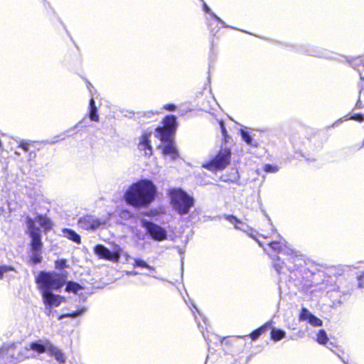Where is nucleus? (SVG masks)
<instances>
[{"label":"nucleus","instance_id":"obj_1","mask_svg":"<svg viewBox=\"0 0 364 364\" xmlns=\"http://www.w3.org/2000/svg\"><path fill=\"white\" fill-rule=\"evenodd\" d=\"M156 196V187L148 179L140 180L131 185L124 195L125 201L135 208L149 206Z\"/></svg>","mask_w":364,"mask_h":364},{"label":"nucleus","instance_id":"obj_2","mask_svg":"<svg viewBox=\"0 0 364 364\" xmlns=\"http://www.w3.org/2000/svg\"><path fill=\"white\" fill-rule=\"evenodd\" d=\"M29 350H33L38 354L47 352L53 356L59 363H63L65 361V356L61 350L56 346H53L48 340H39L35 342H31L28 346L25 347L23 350L19 353L17 360L23 361L30 357H34V355H28Z\"/></svg>","mask_w":364,"mask_h":364},{"label":"nucleus","instance_id":"obj_3","mask_svg":"<svg viewBox=\"0 0 364 364\" xmlns=\"http://www.w3.org/2000/svg\"><path fill=\"white\" fill-rule=\"evenodd\" d=\"M28 233L31 237V247L33 251L38 252L42 247L41 231L38 227L48 230L51 228V220L44 215H37L34 218H27L26 220Z\"/></svg>","mask_w":364,"mask_h":364},{"label":"nucleus","instance_id":"obj_4","mask_svg":"<svg viewBox=\"0 0 364 364\" xmlns=\"http://www.w3.org/2000/svg\"><path fill=\"white\" fill-rule=\"evenodd\" d=\"M168 195L173 210L180 215L188 213L190 208L193 205L194 200L193 197L181 188H170Z\"/></svg>","mask_w":364,"mask_h":364},{"label":"nucleus","instance_id":"obj_5","mask_svg":"<svg viewBox=\"0 0 364 364\" xmlns=\"http://www.w3.org/2000/svg\"><path fill=\"white\" fill-rule=\"evenodd\" d=\"M65 282L66 277L65 274L55 272H42L36 278V283L41 293L58 289L65 284Z\"/></svg>","mask_w":364,"mask_h":364},{"label":"nucleus","instance_id":"obj_6","mask_svg":"<svg viewBox=\"0 0 364 364\" xmlns=\"http://www.w3.org/2000/svg\"><path fill=\"white\" fill-rule=\"evenodd\" d=\"M231 151L228 147H221L215 156L210 161L203 164V167L215 171L225 168L230 162Z\"/></svg>","mask_w":364,"mask_h":364},{"label":"nucleus","instance_id":"obj_7","mask_svg":"<svg viewBox=\"0 0 364 364\" xmlns=\"http://www.w3.org/2000/svg\"><path fill=\"white\" fill-rule=\"evenodd\" d=\"M176 128V119L174 116L166 117L164 120V127L156 129L155 136L161 141H169Z\"/></svg>","mask_w":364,"mask_h":364},{"label":"nucleus","instance_id":"obj_8","mask_svg":"<svg viewBox=\"0 0 364 364\" xmlns=\"http://www.w3.org/2000/svg\"><path fill=\"white\" fill-rule=\"evenodd\" d=\"M106 223V219H98L92 215H86L80 218L78 225L85 230H95L101 225H105Z\"/></svg>","mask_w":364,"mask_h":364},{"label":"nucleus","instance_id":"obj_9","mask_svg":"<svg viewBox=\"0 0 364 364\" xmlns=\"http://www.w3.org/2000/svg\"><path fill=\"white\" fill-rule=\"evenodd\" d=\"M141 223L143 227L148 230L153 239L156 240H163L166 237V230L160 226L144 220H143Z\"/></svg>","mask_w":364,"mask_h":364},{"label":"nucleus","instance_id":"obj_10","mask_svg":"<svg viewBox=\"0 0 364 364\" xmlns=\"http://www.w3.org/2000/svg\"><path fill=\"white\" fill-rule=\"evenodd\" d=\"M94 251L99 257L110 261L117 262L120 257V253L118 250H115L112 252L102 245H96Z\"/></svg>","mask_w":364,"mask_h":364},{"label":"nucleus","instance_id":"obj_11","mask_svg":"<svg viewBox=\"0 0 364 364\" xmlns=\"http://www.w3.org/2000/svg\"><path fill=\"white\" fill-rule=\"evenodd\" d=\"M43 296V303L46 306L50 307H57L61 303L65 301V298L59 295L53 294L51 291L41 293Z\"/></svg>","mask_w":364,"mask_h":364},{"label":"nucleus","instance_id":"obj_12","mask_svg":"<svg viewBox=\"0 0 364 364\" xmlns=\"http://www.w3.org/2000/svg\"><path fill=\"white\" fill-rule=\"evenodd\" d=\"M161 141L167 143L164 146H159V148L162 149V154L164 156H168L171 159V160H175L179 156L178 150L176 149L175 144L172 141V138H171L169 141Z\"/></svg>","mask_w":364,"mask_h":364},{"label":"nucleus","instance_id":"obj_13","mask_svg":"<svg viewBox=\"0 0 364 364\" xmlns=\"http://www.w3.org/2000/svg\"><path fill=\"white\" fill-rule=\"evenodd\" d=\"M151 136V133H144L139 141V149L144 152L146 156H150L152 154V149L150 144V137Z\"/></svg>","mask_w":364,"mask_h":364},{"label":"nucleus","instance_id":"obj_14","mask_svg":"<svg viewBox=\"0 0 364 364\" xmlns=\"http://www.w3.org/2000/svg\"><path fill=\"white\" fill-rule=\"evenodd\" d=\"M299 319L301 321H307L311 325L314 326H322V321L314 316L309 310L306 309H302Z\"/></svg>","mask_w":364,"mask_h":364},{"label":"nucleus","instance_id":"obj_15","mask_svg":"<svg viewBox=\"0 0 364 364\" xmlns=\"http://www.w3.org/2000/svg\"><path fill=\"white\" fill-rule=\"evenodd\" d=\"M63 235L66 238H68L77 244L80 243V241H81L80 236L73 230L65 228L63 230Z\"/></svg>","mask_w":364,"mask_h":364},{"label":"nucleus","instance_id":"obj_16","mask_svg":"<svg viewBox=\"0 0 364 364\" xmlns=\"http://www.w3.org/2000/svg\"><path fill=\"white\" fill-rule=\"evenodd\" d=\"M241 136L245 143L250 146L257 147L258 142L253 139V136L249 132H246L243 129L240 130Z\"/></svg>","mask_w":364,"mask_h":364},{"label":"nucleus","instance_id":"obj_17","mask_svg":"<svg viewBox=\"0 0 364 364\" xmlns=\"http://www.w3.org/2000/svg\"><path fill=\"white\" fill-rule=\"evenodd\" d=\"M90 119L92 121L98 122L99 116L97 114V107L95 105V101L92 98L90 100Z\"/></svg>","mask_w":364,"mask_h":364},{"label":"nucleus","instance_id":"obj_18","mask_svg":"<svg viewBox=\"0 0 364 364\" xmlns=\"http://www.w3.org/2000/svg\"><path fill=\"white\" fill-rule=\"evenodd\" d=\"M285 335V331L280 329L273 328L271 332V338L274 341H280L284 338Z\"/></svg>","mask_w":364,"mask_h":364},{"label":"nucleus","instance_id":"obj_19","mask_svg":"<svg viewBox=\"0 0 364 364\" xmlns=\"http://www.w3.org/2000/svg\"><path fill=\"white\" fill-rule=\"evenodd\" d=\"M225 219L235 225V228L242 230L243 223L233 215H225Z\"/></svg>","mask_w":364,"mask_h":364},{"label":"nucleus","instance_id":"obj_20","mask_svg":"<svg viewBox=\"0 0 364 364\" xmlns=\"http://www.w3.org/2000/svg\"><path fill=\"white\" fill-rule=\"evenodd\" d=\"M80 289L81 287L78 284L70 282L67 284L65 290L68 292L72 291L74 293H77V291Z\"/></svg>","mask_w":364,"mask_h":364},{"label":"nucleus","instance_id":"obj_21","mask_svg":"<svg viewBox=\"0 0 364 364\" xmlns=\"http://www.w3.org/2000/svg\"><path fill=\"white\" fill-rule=\"evenodd\" d=\"M134 266L139 267H144L151 271H154V268L153 267L149 266L145 261L140 259H134Z\"/></svg>","mask_w":364,"mask_h":364},{"label":"nucleus","instance_id":"obj_22","mask_svg":"<svg viewBox=\"0 0 364 364\" xmlns=\"http://www.w3.org/2000/svg\"><path fill=\"white\" fill-rule=\"evenodd\" d=\"M328 338L326 332L323 330H320L317 334V341L320 344H325L328 341Z\"/></svg>","mask_w":364,"mask_h":364},{"label":"nucleus","instance_id":"obj_23","mask_svg":"<svg viewBox=\"0 0 364 364\" xmlns=\"http://www.w3.org/2000/svg\"><path fill=\"white\" fill-rule=\"evenodd\" d=\"M219 124H220V129H221V132H222V134H223V141L224 143H227L230 139V136H228V132H227V130L224 126V123L223 121H220L219 122Z\"/></svg>","mask_w":364,"mask_h":364},{"label":"nucleus","instance_id":"obj_24","mask_svg":"<svg viewBox=\"0 0 364 364\" xmlns=\"http://www.w3.org/2000/svg\"><path fill=\"white\" fill-rule=\"evenodd\" d=\"M269 246L274 250L281 251L284 243L282 241H274L269 243Z\"/></svg>","mask_w":364,"mask_h":364},{"label":"nucleus","instance_id":"obj_25","mask_svg":"<svg viewBox=\"0 0 364 364\" xmlns=\"http://www.w3.org/2000/svg\"><path fill=\"white\" fill-rule=\"evenodd\" d=\"M11 271H14V268L11 266L0 265V279L3 278L4 274Z\"/></svg>","mask_w":364,"mask_h":364},{"label":"nucleus","instance_id":"obj_26","mask_svg":"<svg viewBox=\"0 0 364 364\" xmlns=\"http://www.w3.org/2000/svg\"><path fill=\"white\" fill-rule=\"evenodd\" d=\"M85 311V308H81L80 310L77 311H74L73 313H70V314H65V315H63L60 316V318H64V317H77L81 314H82Z\"/></svg>","mask_w":364,"mask_h":364},{"label":"nucleus","instance_id":"obj_27","mask_svg":"<svg viewBox=\"0 0 364 364\" xmlns=\"http://www.w3.org/2000/svg\"><path fill=\"white\" fill-rule=\"evenodd\" d=\"M67 261L64 259H58L55 262V267L58 269H63L66 267Z\"/></svg>","mask_w":364,"mask_h":364},{"label":"nucleus","instance_id":"obj_28","mask_svg":"<svg viewBox=\"0 0 364 364\" xmlns=\"http://www.w3.org/2000/svg\"><path fill=\"white\" fill-rule=\"evenodd\" d=\"M31 260L33 263H38L41 261V256L38 252L33 251Z\"/></svg>","mask_w":364,"mask_h":364},{"label":"nucleus","instance_id":"obj_29","mask_svg":"<svg viewBox=\"0 0 364 364\" xmlns=\"http://www.w3.org/2000/svg\"><path fill=\"white\" fill-rule=\"evenodd\" d=\"M264 329V327H262L256 331H255L254 332H252L251 334H250V337L252 338V340H255L257 339L262 333V331H263Z\"/></svg>","mask_w":364,"mask_h":364},{"label":"nucleus","instance_id":"obj_30","mask_svg":"<svg viewBox=\"0 0 364 364\" xmlns=\"http://www.w3.org/2000/svg\"><path fill=\"white\" fill-rule=\"evenodd\" d=\"M264 170L267 172H276L277 171V167L272 166L269 164L264 166Z\"/></svg>","mask_w":364,"mask_h":364},{"label":"nucleus","instance_id":"obj_31","mask_svg":"<svg viewBox=\"0 0 364 364\" xmlns=\"http://www.w3.org/2000/svg\"><path fill=\"white\" fill-rule=\"evenodd\" d=\"M121 218L124 219H129L132 217L131 213L129 211L123 210L121 213Z\"/></svg>","mask_w":364,"mask_h":364},{"label":"nucleus","instance_id":"obj_32","mask_svg":"<svg viewBox=\"0 0 364 364\" xmlns=\"http://www.w3.org/2000/svg\"><path fill=\"white\" fill-rule=\"evenodd\" d=\"M352 119H355L359 122L363 121L364 118L363 115L360 114H355L351 117Z\"/></svg>","mask_w":364,"mask_h":364},{"label":"nucleus","instance_id":"obj_33","mask_svg":"<svg viewBox=\"0 0 364 364\" xmlns=\"http://www.w3.org/2000/svg\"><path fill=\"white\" fill-rule=\"evenodd\" d=\"M20 147H21L25 151H28V144L26 142H21Z\"/></svg>","mask_w":364,"mask_h":364},{"label":"nucleus","instance_id":"obj_34","mask_svg":"<svg viewBox=\"0 0 364 364\" xmlns=\"http://www.w3.org/2000/svg\"><path fill=\"white\" fill-rule=\"evenodd\" d=\"M275 269L278 272H280L282 269V265L279 263H275L274 264Z\"/></svg>","mask_w":364,"mask_h":364},{"label":"nucleus","instance_id":"obj_35","mask_svg":"<svg viewBox=\"0 0 364 364\" xmlns=\"http://www.w3.org/2000/svg\"><path fill=\"white\" fill-rule=\"evenodd\" d=\"M175 105H166L165 106V108L169 111H173L175 109Z\"/></svg>","mask_w":364,"mask_h":364},{"label":"nucleus","instance_id":"obj_36","mask_svg":"<svg viewBox=\"0 0 364 364\" xmlns=\"http://www.w3.org/2000/svg\"><path fill=\"white\" fill-rule=\"evenodd\" d=\"M203 10L208 13L210 12V9L205 3L203 4Z\"/></svg>","mask_w":364,"mask_h":364},{"label":"nucleus","instance_id":"obj_37","mask_svg":"<svg viewBox=\"0 0 364 364\" xmlns=\"http://www.w3.org/2000/svg\"><path fill=\"white\" fill-rule=\"evenodd\" d=\"M211 14L213 15V17H214L217 21H218L219 22H221V23L223 22V21H222V20H221L219 17H218L216 15H215L214 14H212V13H211Z\"/></svg>","mask_w":364,"mask_h":364},{"label":"nucleus","instance_id":"obj_38","mask_svg":"<svg viewBox=\"0 0 364 364\" xmlns=\"http://www.w3.org/2000/svg\"><path fill=\"white\" fill-rule=\"evenodd\" d=\"M362 277H364V272L358 277V280H360Z\"/></svg>","mask_w":364,"mask_h":364},{"label":"nucleus","instance_id":"obj_39","mask_svg":"<svg viewBox=\"0 0 364 364\" xmlns=\"http://www.w3.org/2000/svg\"><path fill=\"white\" fill-rule=\"evenodd\" d=\"M128 274H137V272H128L127 273Z\"/></svg>","mask_w":364,"mask_h":364},{"label":"nucleus","instance_id":"obj_40","mask_svg":"<svg viewBox=\"0 0 364 364\" xmlns=\"http://www.w3.org/2000/svg\"><path fill=\"white\" fill-rule=\"evenodd\" d=\"M359 287H363V286L360 283H359Z\"/></svg>","mask_w":364,"mask_h":364},{"label":"nucleus","instance_id":"obj_41","mask_svg":"<svg viewBox=\"0 0 364 364\" xmlns=\"http://www.w3.org/2000/svg\"><path fill=\"white\" fill-rule=\"evenodd\" d=\"M363 80H364V77H363Z\"/></svg>","mask_w":364,"mask_h":364}]
</instances>
